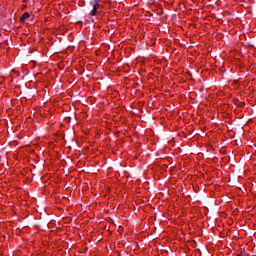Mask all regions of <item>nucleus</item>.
<instances>
[{"mask_svg":"<svg viewBox=\"0 0 256 256\" xmlns=\"http://www.w3.org/2000/svg\"><path fill=\"white\" fill-rule=\"evenodd\" d=\"M91 5H92L93 9L90 13V17H95V15H97V11L99 9V2L97 0H93L91 2Z\"/></svg>","mask_w":256,"mask_h":256,"instance_id":"f257e3e1","label":"nucleus"},{"mask_svg":"<svg viewBox=\"0 0 256 256\" xmlns=\"http://www.w3.org/2000/svg\"><path fill=\"white\" fill-rule=\"evenodd\" d=\"M29 17H31V14H29V12H26L21 16V21H27Z\"/></svg>","mask_w":256,"mask_h":256,"instance_id":"f03ea898","label":"nucleus"},{"mask_svg":"<svg viewBox=\"0 0 256 256\" xmlns=\"http://www.w3.org/2000/svg\"><path fill=\"white\" fill-rule=\"evenodd\" d=\"M239 256H241V255H239Z\"/></svg>","mask_w":256,"mask_h":256,"instance_id":"7ed1b4c3","label":"nucleus"}]
</instances>
